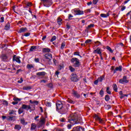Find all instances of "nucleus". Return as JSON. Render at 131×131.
Listing matches in <instances>:
<instances>
[{
    "mask_svg": "<svg viewBox=\"0 0 131 131\" xmlns=\"http://www.w3.org/2000/svg\"><path fill=\"white\" fill-rule=\"evenodd\" d=\"M74 117L71 119L70 123H72L73 125L80 123V122H81L82 120L80 115L77 116V115L75 114L74 115Z\"/></svg>",
    "mask_w": 131,
    "mask_h": 131,
    "instance_id": "f257e3e1",
    "label": "nucleus"
},
{
    "mask_svg": "<svg viewBox=\"0 0 131 131\" xmlns=\"http://www.w3.org/2000/svg\"><path fill=\"white\" fill-rule=\"evenodd\" d=\"M56 110H61L60 113L61 114H65V113H67V110L64 109L63 107V103L61 101H57L56 102Z\"/></svg>",
    "mask_w": 131,
    "mask_h": 131,
    "instance_id": "f03ea898",
    "label": "nucleus"
},
{
    "mask_svg": "<svg viewBox=\"0 0 131 131\" xmlns=\"http://www.w3.org/2000/svg\"><path fill=\"white\" fill-rule=\"evenodd\" d=\"M71 63H72V66L75 68H78L80 67V61L79 59L76 57H73L71 59Z\"/></svg>",
    "mask_w": 131,
    "mask_h": 131,
    "instance_id": "7ed1b4c3",
    "label": "nucleus"
},
{
    "mask_svg": "<svg viewBox=\"0 0 131 131\" xmlns=\"http://www.w3.org/2000/svg\"><path fill=\"white\" fill-rule=\"evenodd\" d=\"M43 3L44 7H49L50 6L53 4V1L52 0H41Z\"/></svg>",
    "mask_w": 131,
    "mask_h": 131,
    "instance_id": "20e7f679",
    "label": "nucleus"
},
{
    "mask_svg": "<svg viewBox=\"0 0 131 131\" xmlns=\"http://www.w3.org/2000/svg\"><path fill=\"white\" fill-rule=\"evenodd\" d=\"M71 80L74 81V82H77L78 81V78H77V75L76 74H72L71 75Z\"/></svg>",
    "mask_w": 131,
    "mask_h": 131,
    "instance_id": "39448f33",
    "label": "nucleus"
},
{
    "mask_svg": "<svg viewBox=\"0 0 131 131\" xmlns=\"http://www.w3.org/2000/svg\"><path fill=\"white\" fill-rule=\"evenodd\" d=\"M46 74L47 73L46 72H39L36 73L38 78H43V77L46 76Z\"/></svg>",
    "mask_w": 131,
    "mask_h": 131,
    "instance_id": "423d86ee",
    "label": "nucleus"
},
{
    "mask_svg": "<svg viewBox=\"0 0 131 131\" xmlns=\"http://www.w3.org/2000/svg\"><path fill=\"white\" fill-rule=\"evenodd\" d=\"M74 12L75 13V15H83V11H81L79 9H74Z\"/></svg>",
    "mask_w": 131,
    "mask_h": 131,
    "instance_id": "0eeeda50",
    "label": "nucleus"
},
{
    "mask_svg": "<svg viewBox=\"0 0 131 131\" xmlns=\"http://www.w3.org/2000/svg\"><path fill=\"white\" fill-rule=\"evenodd\" d=\"M119 82L120 83H128V80L126 79V76H124L123 79H121L119 80Z\"/></svg>",
    "mask_w": 131,
    "mask_h": 131,
    "instance_id": "6e6552de",
    "label": "nucleus"
},
{
    "mask_svg": "<svg viewBox=\"0 0 131 131\" xmlns=\"http://www.w3.org/2000/svg\"><path fill=\"white\" fill-rule=\"evenodd\" d=\"M21 108H23V110H27V111L30 110V109H32V110H33L34 109L33 108L30 107V105H28L26 104H23L22 105Z\"/></svg>",
    "mask_w": 131,
    "mask_h": 131,
    "instance_id": "1a4fd4ad",
    "label": "nucleus"
},
{
    "mask_svg": "<svg viewBox=\"0 0 131 131\" xmlns=\"http://www.w3.org/2000/svg\"><path fill=\"white\" fill-rule=\"evenodd\" d=\"M94 118L96 120V121H99L100 123H103V119H102L98 115H94Z\"/></svg>",
    "mask_w": 131,
    "mask_h": 131,
    "instance_id": "9d476101",
    "label": "nucleus"
},
{
    "mask_svg": "<svg viewBox=\"0 0 131 131\" xmlns=\"http://www.w3.org/2000/svg\"><path fill=\"white\" fill-rule=\"evenodd\" d=\"M72 95L75 98H77V99L80 98V95L78 94V92L74 90H73Z\"/></svg>",
    "mask_w": 131,
    "mask_h": 131,
    "instance_id": "9b49d317",
    "label": "nucleus"
},
{
    "mask_svg": "<svg viewBox=\"0 0 131 131\" xmlns=\"http://www.w3.org/2000/svg\"><path fill=\"white\" fill-rule=\"evenodd\" d=\"M94 54H98V55H102V50L100 48H97L96 50H94Z\"/></svg>",
    "mask_w": 131,
    "mask_h": 131,
    "instance_id": "f8f14e48",
    "label": "nucleus"
},
{
    "mask_svg": "<svg viewBox=\"0 0 131 131\" xmlns=\"http://www.w3.org/2000/svg\"><path fill=\"white\" fill-rule=\"evenodd\" d=\"M13 60L15 61V62H17V63H21V60H20L19 57H17L16 55H14L13 57Z\"/></svg>",
    "mask_w": 131,
    "mask_h": 131,
    "instance_id": "ddd939ff",
    "label": "nucleus"
},
{
    "mask_svg": "<svg viewBox=\"0 0 131 131\" xmlns=\"http://www.w3.org/2000/svg\"><path fill=\"white\" fill-rule=\"evenodd\" d=\"M45 57L46 59L49 60V61L52 60V59H53V57L52 56V55L50 53H47L45 54Z\"/></svg>",
    "mask_w": 131,
    "mask_h": 131,
    "instance_id": "4468645a",
    "label": "nucleus"
},
{
    "mask_svg": "<svg viewBox=\"0 0 131 131\" xmlns=\"http://www.w3.org/2000/svg\"><path fill=\"white\" fill-rule=\"evenodd\" d=\"M116 71H122V66H120L119 67H116L114 70V73H116Z\"/></svg>",
    "mask_w": 131,
    "mask_h": 131,
    "instance_id": "2eb2a0df",
    "label": "nucleus"
},
{
    "mask_svg": "<svg viewBox=\"0 0 131 131\" xmlns=\"http://www.w3.org/2000/svg\"><path fill=\"white\" fill-rule=\"evenodd\" d=\"M27 31V28H21L18 30V33H22L23 32H26Z\"/></svg>",
    "mask_w": 131,
    "mask_h": 131,
    "instance_id": "dca6fc26",
    "label": "nucleus"
},
{
    "mask_svg": "<svg viewBox=\"0 0 131 131\" xmlns=\"http://www.w3.org/2000/svg\"><path fill=\"white\" fill-rule=\"evenodd\" d=\"M39 122L41 125H43V124L46 123V119H45V118L43 117H41L40 119Z\"/></svg>",
    "mask_w": 131,
    "mask_h": 131,
    "instance_id": "f3484780",
    "label": "nucleus"
},
{
    "mask_svg": "<svg viewBox=\"0 0 131 131\" xmlns=\"http://www.w3.org/2000/svg\"><path fill=\"white\" fill-rule=\"evenodd\" d=\"M10 27H11V25L10 24V23H8L6 25L4 29H5V30H9Z\"/></svg>",
    "mask_w": 131,
    "mask_h": 131,
    "instance_id": "a211bd4d",
    "label": "nucleus"
},
{
    "mask_svg": "<svg viewBox=\"0 0 131 131\" xmlns=\"http://www.w3.org/2000/svg\"><path fill=\"white\" fill-rule=\"evenodd\" d=\"M94 24H91L90 25H89L87 27L86 29H85V31L86 32H89V30L90 29V28H93V27H94Z\"/></svg>",
    "mask_w": 131,
    "mask_h": 131,
    "instance_id": "6ab92c4d",
    "label": "nucleus"
},
{
    "mask_svg": "<svg viewBox=\"0 0 131 131\" xmlns=\"http://www.w3.org/2000/svg\"><path fill=\"white\" fill-rule=\"evenodd\" d=\"M98 81H99L100 82H102V81H103V80H104V79H105V76L102 75L101 76H100V77L98 78Z\"/></svg>",
    "mask_w": 131,
    "mask_h": 131,
    "instance_id": "aec40b11",
    "label": "nucleus"
},
{
    "mask_svg": "<svg viewBox=\"0 0 131 131\" xmlns=\"http://www.w3.org/2000/svg\"><path fill=\"white\" fill-rule=\"evenodd\" d=\"M36 128V124L35 123H32L31 125V130H34Z\"/></svg>",
    "mask_w": 131,
    "mask_h": 131,
    "instance_id": "412c9836",
    "label": "nucleus"
},
{
    "mask_svg": "<svg viewBox=\"0 0 131 131\" xmlns=\"http://www.w3.org/2000/svg\"><path fill=\"white\" fill-rule=\"evenodd\" d=\"M109 13H107L106 14L104 13H101L100 14V17H102V18H107V17H109Z\"/></svg>",
    "mask_w": 131,
    "mask_h": 131,
    "instance_id": "4be33fe9",
    "label": "nucleus"
},
{
    "mask_svg": "<svg viewBox=\"0 0 131 131\" xmlns=\"http://www.w3.org/2000/svg\"><path fill=\"white\" fill-rule=\"evenodd\" d=\"M51 52V49L50 48H43L42 49L43 53H50Z\"/></svg>",
    "mask_w": 131,
    "mask_h": 131,
    "instance_id": "5701e85b",
    "label": "nucleus"
},
{
    "mask_svg": "<svg viewBox=\"0 0 131 131\" xmlns=\"http://www.w3.org/2000/svg\"><path fill=\"white\" fill-rule=\"evenodd\" d=\"M23 91H29V90H31V86H24L23 88Z\"/></svg>",
    "mask_w": 131,
    "mask_h": 131,
    "instance_id": "b1692460",
    "label": "nucleus"
},
{
    "mask_svg": "<svg viewBox=\"0 0 131 131\" xmlns=\"http://www.w3.org/2000/svg\"><path fill=\"white\" fill-rule=\"evenodd\" d=\"M22 128V127L20 125L16 124L15 125L14 129H17V130H20Z\"/></svg>",
    "mask_w": 131,
    "mask_h": 131,
    "instance_id": "393cba45",
    "label": "nucleus"
},
{
    "mask_svg": "<svg viewBox=\"0 0 131 131\" xmlns=\"http://www.w3.org/2000/svg\"><path fill=\"white\" fill-rule=\"evenodd\" d=\"M36 49H37V47L36 46H33L31 47V48L30 49V52H33V51H35V50H36Z\"/></svg>",
    "mask_w": 131,
    "mask_h": 131,
    "instance_id": "a878e982",
    "label": "nucleus"
},
{
    "mask_svg": "<svg viewBox=\"0 0 131 131\" xmlns=\"http://www.w3.org/2000/svg\"><path fill=\"white\" fill-rule=\"evenodd\" d=\"M27 69L30 70V69H31L32 68H34V65L28 64V65H27Z\"/></svg>",
    "mask_w": 131,
    "mask_h": 131,
    "instance_id": "bb28decb",
    "label": "nucleus"
},
{
    "mask_svg": "<svg viewBox=\"0 0 131 131\" xmlns=\"http://www.w3.org/2000/svg\"><path fill=\"white\" fill-rule=\"evenodd\" d=\"M76 131H84V128L80 126H78L76 127Z\"/></svg>",
    "mask_w": 131,
    "mask_h": 131,
    "instance_id": "cd10ccee",
    "label": "nucleus"
},
{
    "mask_svg": "<svg viewBox=\"0 0 131 131\" xmlns=\"http://www.w3.org/2000/svg\"><path fill=\"white\" fill-rule=\"evenodd\" d=\"M31 105H29V106H30V108H33V110L32 109H30V110H31V111H33L34 110H35V105L33 104V103H31Z\"/></svg>",
    "mask_w": 131,
    "mask_h": 131,
    "instance_id": "c85d7f7f",
    "label": "nucleus"
},
{
    "mask_svg": "<svg viewBox=\"0 0 131 131\" xmlns=\"http://www.w3.org/2000/svg\"><path fill=\"white\" fill-rule=\"evenodd\" d=\"M62 21H63V20L61 18L58 17L57 23L58 25H61L62 24Z\"/></svg>",
    "mask_w": 131,
    "mask_h": 131,
    "instance_id": "c756f323",
    "label": "nucleus"
},
{
    "mask_svg": "<svg viewBox=\"0 0 131 131\" xmlns=\"http://www.w3.org/2000/svg\"><path fill=\"white\" fill-rule=\"evenodd\" d=\"M30 103L31 104H34L35 106V105H38V101H32V100H30Z\"/></svg>",
    "mask_w": 131,
    "mask_h": 131,
    "instance_id": "7c9ffc66",
    "label": "nucleus"
},
{
    "mask_svg": "<svg viewBox=\"0 0 131 131\" xmlns=\"http://www.w3.org/2000/svg\"><path fill=\"white\" fill-rule=\"evenodd\" d=\"M14 118H15V116H13V117L8 116V117H7V120L12 121L13 120H15V119H14Z\"/></svg>",
    "mask_w": 131,
    "mask_h": 131,
    "instance_id": "2f4dec72",
    "label": "nucleus"
},
{
    "mask_svg": "<svg viewBox=\"0 0 131 131\" xmlns=\"http://www.w3.org/2000/svg\"><path fill=\"white\" fill-rule=\"evenodd\" d=\"M113 88L115 92H117L118 88H117V85L115 83L113 84Z\"/></svg>",
    "mask_w": 131,
    "mask_h": 131,
    "instance_id": "473e14b6",
    "label": "nucleus"
},
{
    "mask_svg": "<svg viewBox=\"0 0 131 131\" xmlns=\"http://www.w3.org/2000/svg\"><path fill=\"white\" fill-rule=\"evenodd\" d=\"M69 69L70 70L71 72H74V71H75V69L71 66L69 67Z\"/></svg>",
    "mask_w": 131,
    "mask_h": 131,
    "instance_id": "72a5a7b5",
    "label": "nucleus"
},
{
    "mask_svg": "<svg viewBox=\"0 0 131 131\" xmlns=\"http://www.w3.org/2000/svg\"><path fill=\"white\" fill-rule=\"evenodd\" d=\"M65 46H66V42L65 41L62 42L60 47L61 50H63L65 48Z\"/></svg>",
    "mask_w": 131,
    "mask_h": 131,
    "instance_id": "f704fd0d",
    "label": "nucleus"
},
{
    "mask_svg": "<svg viewBox=\"0 0 131 131\" xmlns=\"http://www.w3.org/2000/svg\"><path fill=\"white\" fill-rule=\"evenodd\" d=\"M2 58L3 59V61H6L7 59H8V56L6 54H3L2 56Z\"/></svg>",
    "mask_w": 131,
    "mask_h": 131,
    "instance_id": "c9c22d12",
    "label": "nucleus"
},
{
    "mask_svg": "<svg viewBox=\"0 0 131 131\" xmlns=\"http://www.w3.org/2000/svg\"><path fill=\"white\" fill-rule=\"evenodd\" d=\"M105 49H106V50H107V51H109V52H110V53H113V51L112 50V49H111V48L109 46H106L105 47Z\"/></svg>",
    "mask_w": 131,
    "mask_h": 131,
    "instance_id": "e433bc0d",
    "label": "nucleus"
},
{
    "mask_svg": "<svg viewBox=\"0 0 131 131\" xmlns=\"http://www.w3.org/2000/svg\"><path fill=\"white\" fill-rule=\"evenodd\" d=\"M23 112H24V110L23 109V108L22 107L19 108L18 110V114H21L23 113Z\"/></svg>",
    "mask_w": 131,
    "mask_h": 131,
    "instance_id": "4c0bfd02",
    "label": "nucleus"
},
{
    "mask_svg": "<svg viewBox=\"0 0 131 131\" xmlns=\"http://www.w3.org/2000/svg\"><path fill=\"white\" fill-rule=\"evenodd\" d=\"M67 102H68V103H70V104H74L75 103V102L69 98L68 99Z\"/></svg>",
    "mask_w": 131,
    "mask_h": 131,
    "instance_id": "58836bf2",
    "label": "nucleus"
},
{
    "mask_svg": "<svg viewBox=\"0 0 131 131\" xmlns=\"http://www.w3.org/2000/svg\"><path fill=\"white\" fill-rule=\"evenodd\" d=\"M109 100H110V96L108 95H106L105 97V100L106 102H108L109 101Z\"/></svg>",
    "mask_w": 131,
    "mask_h": 131,
    "instance_id": "ea45409f",
    "label": "nucleus"
},
{
    "mask_svg": "<svg viewBox=\"0 0 131 131\" xmlns=\"http://www.w3.org/2000/svg\"><path fill=\"white\" fill-rule=\"evenodd\" d=\"M20 123H21V124H23V125H26V124H27V123L25 122V120H24V119H21L20 120Z\"/></svg>",
    "mask_w": 131,
    "mask_h": 131,
    "instance_id": "a19ab883",
    "label": "nucleus"
},
{
    "mask_svg": "<svg viewBox=\"0 0 131 131\" xmlns=\"http://www.w3.org/2000/svg\"><path fill=\"white\" fill-rule=\"evenodd\" d=\"M45 104H46V106H47L48 107H51V106H52V103L49 102L48 101H46L45 102Z\"/></svg>",
    "mask_w": 131,
    "mask_h": 131,
    "instance_id": "79ce46f5",
    "label": "nucleus"
},
{
    "mask_svg": "<svg viewBox=\"0 0 131 131\" xmlns=\"http://www.w3.org/2000/svg\"><path fill=\"white\" fill-rule=\"evenodd\" d=\"M119 95H120V99H122V98L124 97V96H123L124 94H123V93H122V91L119 92Z\"/></svg>",
    "mask_w": 131,
    "mask_h": 131,
    "instance_id": "37998d69",
    "label": "nucleus"
},
{
    "mask_svg": "<svg viewBox=\"0 0 131 131\" xmlns=\"http://www.w3.org/2000/svg\"><path fill=\"white\" fill-rule=\"evenodd\" d=\"M55 39H57V37H56V36H53L50 40V41L53 42V41H54Z\"/></svg>",
    "mask_w": 131,
    "mask_h": 131,
    "instance_id": "c03bdc74",
    "label": "nucleus"
},
{
    "mask_svg": "<svg viewBox=\"0 0 131 131\" xmlns=\"http://www.w3.org/2000/svg\"><path fill=\"white\" fill-rule=\"evenodd\" d=\"M13 101H15V102H20V101H21V99L18 98L14 97L13 98Z\"/></svg>",
    "mask_w": 131,
    "mask_h": 131,
    "instance_id": "a18cd8bd",
    "label": "nucleus"
},
{
    "mask_svg": "<svg viewBox=\"0 0 131 131\" xmlns=\"http://www.w3.org/2000/svg\"><path fill=\"white\" fill-rule=\"evenodd\" d=\"M26 7H31V6H32L31 3H27L26 4Z\"/></svg>",
    "mask_w": 131,
    "mask_h": 131,
    "instance_id": "49530a36",
    "label": "nucleus"
},
{
    "mask_svg": "<svg viewBox=\"0 0 131 131\" xmlns=\"http://www.w3.org/2000/svg\"><path fill=\"white\" fill-rule=\"evenodd\" d=\"M95 43L96 47H99V46H100V45H101L100 42L99 41H97L95 42Z\"/></svg>",
    "mask_w": 131,
    "mask_h": 131,
    "instance_id": "de8ad7c7",
    "label": "nucleus"
},
{
    "mask_svg": "<svg viewBox=\"0 0 131 131\" xmlns=\"http://www.w3.org/2000/svg\"><path fill=\"white\" fill-rule=\"evenodd\" d=\"M109 89H110L109 87L106 88V93L107 94H108V95H111V92H110V91H109Z\"/></svg>",
    "mask_w": 131,
    "mask_h": 131,
    "instance_id": "09e8293b",
    "label": "nucleus"
},
{
    "mask_svg": "<svg viewBox=\"0 0 131 131\" xmlns=\"http://www.w3.org/2000/svg\"><path fill=\"white\" fill-rule=\"evenodd\" d=\"M99 94L100 95V96H101V97H103V96H104V91H103V90H101L100 91Z\"/></svg>",
    "mask_w": 131,
    "mask_h": 131,
    "instance_id": "8fccbe9b",
    "label": "nucleus"
},
{
    "mask_svg": "<svg viewBox=\"0 0 131 131\" xmlns=\"http://www.w3.org/2000/svg\"><path fill=\"white\" fill-rule=\"evenodd\" d=\"M74 55L75 56H79L80 57H81L80 56V55H79V52H74Z\"/></svg>",
    "mask_w": 131,
    "mask_h": 131,
    "instance_id": "3c124183",
    "label": "nucleus"
},
{
    "mask_svg": "<svg viewBox=\"0 0 131 131\" xmlns=\"http://www.w3.org/2000/svg\"><path fill=\"white\" fill-rule=\"evenodd\" d=\"M47 86H48V88H50L51 89H52V88H53V84L50 83L48 84H47Z\"/></svg>",
    "mask_w": 131,
    "mask_h": 131,
    "instance_id": "603ef678",
    "label": "nucleus"
},
{
    "mask_svg": "<svg viewBox=\"0 0 131 131\" xmlns=\"http://www.w3.org/2000/svg\"><path fill=\"white\" fill-rule=\"evenodd\" d=\"M34 61L36 63H39V59L38 58H35Z\"/></svg>",
    "mask_w": 131,
    "mask_h": 131,
    "instance_id": "864d4df0",
    "label": "nucleus"
},
{
    "mask_svg": "<svg viewBox=\"0 0 131 131\" xmlns=\"http://www.w3.org/2000/svg\"><path fill=\"white\" fill-rule=\"evenodd\" d=\"M90 42H92V40L91 39H87L85 41V43H90Z\"/></svg>",
    "mask_w": 131,
    "mask_h": 131,
    "instance_id": "5fc2aeb1",
    "label": "nucleus"
},
{
    "mask_svg": "<svg viewBox=\"0 0 131 131\" xmlns=\"http://www.w3.org/2000/svg\"><path fill=\"white\" fill-rule=\"evenodd\" d=\"M4 17H1V19H0V22H1V23H3L4 22Z\"/></svg>",
    "mask_w": 131,
    "mask_h": 131,
    "instance_id": "6e6d98bb",
    "label": "nucleus"
},
{
    "mask_svg": "<svg viewBox=\"0 0 131 131\" xmlns=\"http://www.w3.org/2000/svg\"><path fill=\"white\" fill-rule=\"evenodd\" d=\"M106 109H107V110H109V109H111V105H106Z\"/></svg>",
    "mask_w": 131,
    "mask_h": 131,
    "instance_id": "4d7b16f0",
    "label": "nucleus"
},
{
    "mask_svg": "<svg viewBox=\"0 0 131 131\" xmlns=\"http://www.w3.org/2000/svg\"><path fill=\"white\" fill-rule=\"evenodd\" d=\"M99 83V80H98V79L94 81V84H96V85H98V83Z\"/></svg>",
    "mask_w": 131,
    "mask_h": 131,
    "instance_id": "13d9d810",
    "label": "nucleus"
},
{
    "mask_svg": "<svg viewBox=\"0 0 131 131\" xmlns=\"http://www.w3.org/2000/svg\"><path fill=\"white\" fill-rule=\"evenodd\" d=\"M37 118H39V116H36L35 117L34 119L35 120H36V121H38V119Z\"/></svg>",
    "mask_w": 131,
    "mask_h": 131,
    "instance_id": "bf43d9fd",
    "label": "nucleus"
},
{
    "mask_svg": "<svg viewBox=\"0 0 131 131\" xmlns=\"http://www.w3.org/2000/svg\"><path fill=\"white\" fill-rule=\"evenodd\" d=\"M99 0H93V4L94 5H97Z\"/></svg>",
    "mask_w": 131,
    "mask_h": 131,
    "instance_id": "052dcab7",
    "label": "nucleus"
},
{
    "mask_svg": "<svg viewBox=\"0 0 131 131\" xmlns=\"http://www.w3.org/2000/svg\"><path fill=\"white\" fill-rule=\"evenodd\" d=\"M71 126H72V125H71L70 124H68L67 127L69 129H70L71 128Z\"/></svg>",
    "mask_w": 131,
    "mask_h": 131,
    "instance_id": "680f3d73",
    "label": "nucleus"
},
{
    "mask_svg": "<svg viewBox=\"0 0 131 131\" xmlns=\"http://www.w3.org/2000/svg\"><path fill=\"white\" fill-rule=\"evenodd\" d=\"M30 35V33H26L25 34V36H29Z\"/></svg>",
    "mask_w": 131,
    "mask_h": 131,
    "instance_id": "e2e57ef3",
    "label": "nucleus"
},
{
    "mask_svg": "<svg viewBox=\"0 0 131 131\" xmlns=\"http://www.w3.org/2000/svg\"><path fill=\"white\" fill-rule=\"evenodd\" d=\"M12 104H13V105H17V104H18V102L13 101V102H12Z\"/></svg>",
    "mask_w": 131,
    "mask_h": 131,
    "instance_id": "0e129e2a",
    "label": "nucleus"
},
{
    "mask_svg": "<svg viewBox=\"0 0 131 131\" xmlns=\"http://www.w3.org/2000/svg\"><path fill=\"white\" fill-rule=\"evenodd\" d=\"M59 74H60V72L58 71L55 72V75H56V76H58Z\"/></svg>",
    "mask_w": 131,
    "mask_h": 131,
    "instance_id": "69168bd1",
    "label": "nucleus"
},
{
    "mask_svg": "<svg viewBox=\"0 0 131 131\" xmlns=\"http://www.w3.org/2000/svg\"><path fill=\"white\" fill-rule=\"evenodd\" d=\"M126 7L125 6H123L122 7V8L121 9V11H124V9H126Z\"/></svg>",
    "mask_w": 131,
    "mask_h": 131,
    "instance_id": "338daca9",
    "label": "nucleus"
},
{
    "mask_svg": "<svg viewBox=\"0 0 131 131\" xmlns=\"http://www.w3.org/2000/svg\"><path fill=\"white\" fill-rule=\"evenodd\" d=\"M4 104H5V105H6V106H8V101H4Z\"/></svg>",
    "mask_w": 131,
    "mask_h": 131,
    "instance_id": "774afa93",
    "label": "nucleus"
}]
</instances>
